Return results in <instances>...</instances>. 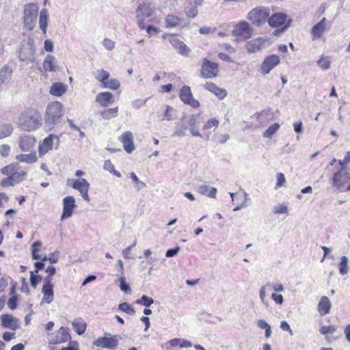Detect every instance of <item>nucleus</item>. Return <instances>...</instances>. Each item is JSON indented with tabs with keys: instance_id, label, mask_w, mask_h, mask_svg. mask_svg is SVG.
Masks as SVG:
<instances>
[{
	"instance_id": "obj_29",
	"label": "nucleus",
	"mask_w": 350,
	"mask_h": 350,
	"mask_svg": "<svg viewBox=\"0 0 350 350\" xmlns=\"http://www.w3.org/2000/svg\"><path fill=\"white\" fill-rule=\"evenodd\" d=\"M67 85L61 82H55L51 85L49 92L55 96H61L67 91Z\"/></svg>"
},
{
	"instance_id": "obj_31",
	"label": "nucleus",
	"mask_w": 350,
	"mask_h": 350,
	"mask_svg": "<svg viewBox=\"0 0 350 350\" xmlns=\"http://www.w3.org/2000/svg\"><path fill=\"white\" fill-rule=\"evenodd\" d=\"M331 303L326 296H323L318 304V311L321 316H324L329 312Z\"/></svg>"
},
{
	"instance_id": "obj_55",
	"label": "nucleus",
	"mask_w": 350,
	"mask_h": 350,
	"mask_svg": "<svg viewBox=\"0 0 350 350\" xmlns=\"http://www.w3.org/2000/svg\"><path fill=\"white\" fill-rule=\"evenodd\" d=\"M36 273L33 271H31L30 275V282L33 288H36L38 285V284L40 282L42 278L41 276L35 274Z\"/></svg>"
},
{
	"instance_id": "obj_22",
	"label": "nucleus",
	"mask_w": 350,
	"mask_h": 350,
	"mask_svg": "<svg viewBox=\"0 0 350 350\" xmlns=\"http://www.w3.org/2000/svg\"><path fill=\"white\" fill-rule=\"evenodd\" d=\"M286 20L287 16L286 14L282 12H276L269 17L267 22L271 27H278L285 25Z\"/></svg>"
},
{
	"instance_id": "obj_48",
	"label": "nucleus",
	"mask_w": 350,
	"mask_h": 350,
	"mask_svg": "<svg viewBox=\"0 0 350 350\" xmlns=\"http://www.w3.org/2000/svg\"><path fill=\"white\" fill-rule=\"evenodd\" d=\"M120 83L118 80L116 79H111L107 81L103 86L105 88H108L111 90H117L120 88Z\"/></svg>"
},
{
	"instance_id": "obj_30",
	"label": "nucleus",
	"mask_w": 350,
	"mask_h": 350,
	"mask_svg": "<svg viewBox=\"0 0 350 350\" xmlns=\"http://www.w3.org/2000/svg\"><path fill=\"white\" fill-rule=\"evenodd\" d=\"M326 18H323L319 23L313 26L311 30V35L313 39L320 38L325 29Z\"/></svg>"
},
{
	"instance_id": "obj_63",
	"label": "nucleus",
	"mask_w": 350,
	"mask_h": 350,
	"mask_svg": "<svg viewBox=\"0 0 350 350\" xmlns=\"http://www.w3.org/2000/svg\"><path fill=\"white\" fill-rule=\"evenodd\" d=\"M146 31L148 33L149 37L152 36L159 32V29L152 25H146Z\"/></svg>"
},
{
	"instance_id": "obj_35",
	"label": "nucleus",
	"mask_w": 350,
	"mask_h": 350,
	"mask_svg": "<svg viewBox=\"0 0 350 350\" xmlns=\"http://www.w3.org/2000/svg\"><path fill=\"white\" fill-rule=\"evenodd\" d=\"M42 293L43 294L42 303H45V304H51L53 301V299H54L53 286H42Z\"/></svg>"
},
{
	"instance_id": "obj_45",
	"label": "nucleus",
	"mask_w": 350,
	"mask_h": 350,
	"mask_svg": "<svg viewBox=\"0 0 350 350\" xmlns=\"http://www.w3.org/2000/svg\"><path fill=\"white\" fill-rule=\"evenodd\" d=\"M153 303L154 299L146 295H143L140 299L136 300V304L145 307H150Z\"/></svg>"
},
{
	"instance_id": "obj_38",
	"label": "nucleus",
	"mask_w": 350,
	"mask_h": 350,
	"mask_svg": "<svg viewBox=\"0 0 350 350\" xmlns=\"http://www.w3.org/2000/svg\"><path fill=\"white\" fill-rule=\"evenodd\" d=\"M14 131V126L11 123L0 124V139L10 137Z\"/></svg>"
},
{
	"instance_id": "obj_3",
	"label": "nucleus",
	"mask_w": 350,
	"mask_h": 350,
	"mask_svg": "<svg viewBox=\"0 0 350 350\" xmlns=\"http://www.w3.org/2000/svg\"><path fill=\"white\" fill-rule=\"evenodd\" d=\"M63 106L58 101L50 103L46 109L44 114V126L51 130L57 124L63 115Z\"/></svg>"
},
{
	"instance_id": "obj_39",
	"label": "nucleus",
	"mask_w": 350,
	"mask_h": 350,
	"mask_svg": "<svg viewBox=\"0 0 350 350\" xmlns=\"http://www.w3.org/2000/svg\"><path fill=\"white\" fill-rule=\"evenodd\" d=\"M118 107H116L111 109H105L100 112V116L104 120H109L116 118L118 116Z\"/></svg>"
},
{
	"instance_id": "obj_1",
	"label": "nucleus",
	"mask_w": 350,
	"mask_h": 350,
	"mask_svg": "<svg viewBox=\"0 0 350 350\" xmlns=\"http://www.w3.org/2000/svg\"><path fill=\"white\" fill-rule=\"evenodd\" d=\"M16 123L21 130L32 131L40 127L42 117L37 109L29 108L19 115Z\"/></svg>"
},
{
	"instance_id": "obj_53",
	"label": "nucleus",
	"mask_w": 350,
	"mask_h": 350,
	"mask_svg": "<svg viewBox=\"0 0 350 350\" xmlns=\"http://www.w3.org/2000/svg\"><path fill=\"white\" fill-rule=\"evenodd\" d=\"M180 338H175L170 340H169L166 344L165 350H171L172 348L174 347H180Z\"/></svg>"
},
{
	"instance_id": "obj_36",
	"label": "nucleus",
	"mask_w": 350,
	"mask_h": 350,
	"mask_svg": "<svg viewBox=\"0 0 350 350\" xmlns=\"http://www.w3.org/2000/svg\"><path fill=\"white\" fill-rule=\"evenodd\" d=\"M262 43L260 38L254 39L247 43L246 49L249 53H254L260 50Z\"/></svg>"
},
{
	"instance_id": "obj_9",
	"label": "nucleus",
	"mask_w": 350,
	"mask_h": 350,
	"mask_svg": "<svg viewBox=\"0 0 350 350\" xmlns=\"http://www.w3.org/2000/svg\"><path fill=\"white\" fill-rule=\"evenodd\" d=\"M273 290L275 293H282L284 291V287L283 284L279 282H271L269 281L263 284L259 289V297L260 302L267 306L268 301L267 299V292Z\"/></svg>"
},
{
	"instance_id": "obj_34",
	"label": "nucleus",
	"mask_w": 350,
	"mask_h": 350,
	"mask_svg": "<svg viewBox=\"0 0 350 350\" xmlns=\"http://www.w3.org/2000/svg\"><path fill=\"white\" fill-rule=\"evenodd\" d=\"M56 59L51 55H47L43 62V68L46 72H54L56 70Z\"/></svg>"
},
{
	"instance_id": "obj_11",
	"label": "nucleus",
	"mask_w": 350,
	"mask_h": 350,
	"mask_svg": "<svg viewBox=\"0 0 350 350\" xmlns=\"http://www.w3.org/2000/svg\"><path fill=\"white\" fill-rule=\"evenodd\" d=\"M68 186L72 187L76 190L80 192L81 197L87 202L90 200L88 196V190L90 184L85 178H80L77 180L68 179L67 181Z\"/></svg>"
},
{
	"instance_id": "obj_6",
	"label": "nucleus",
	"mask_w": 350,
	"mask_h": 350,
	"mask_svg": "<svg viewBox=\"0 0 350 350\" xmlns=\"http://www.w3.org/2000/svg\"><path fill=\"white\" fill-rule=\"evenodd\" d=\"M269 9L265 7H257L252 9L247 14V19L254 25L260 27L269 18Z\"/></svg>"
},
{
	"instance_id": "obj_46",
	"label": "nucleus",
	"mask_w": 350,
	"mask_h": 350,
	"mask_svg": "<svg viewBox=\"0 0 350 350\" xmlns=\"http://www.w3.org/2000/svg\"><path fill=\"white\" fill-rule=\"evenodd\" d=\"M280 125L278 123L271 124L263 133V136L267 138H271L272 135L278 131Z\"/></svg>"
},
{
	"instance_id": "obj_28",
	"label": "nucleus",
	"mask_w": 350,
	"mask_h": 350,
	"mask_svg": "<svg viewBox=\"0 0 350 350\" xmlns=\"http://www.w3.org/2000/svg\"><path fill=\"white\" fill-rule=\"evenodd\" d=\"M2 325L12 330H15L18 327V320L9 314H3L1 317Z\"/></svg>"
},
{
	"instance_id": "obj_40",
	"label": "nucleus",
	"mask_w": 350,
	"mask_h": 350,
	"mask_svg": "<svg viewBox=\"0 0 350 350\" xmlns=\"http://www.w3.org/2000/svg\"><path fill=\"white\" fill-rule=\"evenodd\" d=\"M187 129H188L187 124L184 122L183 118H182L180 123L176 126L173 135L177 137H184L186 135Z\"/></svg>"
},
{
	"instance_id": "obj_61",
	"label": "nucleus",
	"mask_w": 350,
	"mask_h": 350,
	"mask_svg": "<svg viewBox=\"0 0 350 350\" xmlns=\"http://www.w3.org/2000/svg\"><path fill=\"white\" fill-rule=\"evenodd\" d=\"M120 289L124 293L130 291V287L127 284H126L125 278L123 275L120 278Z\"/></svg>"
},
{
	"instance_id": "obj_7",
	"label": "nucleus",
	"mask_w": 350,
	"mask_h": 350,
	"mask_svg": "<svg viewBox=\"0 0 350 350\" xmlns=\"http://www.w3.org/2000/svg\"><path fill=\"white\" fill-rule=\"evenodd\" d=\"M253 31L252 27L247 22L242 21L234 27L232 34L236 41L241 42L250 38Z\"/></svg>"
},
{
	"instance_id": "obj_4",
	"label": "nucleus",
	"mask_w": 350,
	"mask_h": 350,
	"mask_svg": "<svg viewBox=\"0 0 350 350\" xmlns=\"http://www.w3.org/2000/svg\"><path fill=\"white\" fill-rule=\"evenodd\" d=\"M154 12L155 9L149 3H142L137 6L135 11L136 18L141 29L146 28L147 22H154L155 18L153 16Z\"/></svg>"
},
{
	"instance_id": "obj_37",
	"label": "nucleus",
	"mask_w": 350,
	"mask_h": 350,
	"mask_svg": "<svg viewBox=\"0 0 350 350\" xmlns=\"http://www.w3.org/2000/svg\"><path fill=\"white\" fill-rule=\"evenodd\" d=\"M17 161L28 164L33 163L37 161V157L35 152L29 154H21L16 156L15 158Z\"/></svg>"
},
{
	"instance_id": "obj_23",
	"label": "nucleus",
	"mask_w": 350,
	"mask_h": 350,
	"mask_svg": "<svg viewBox=\"0 0 350 350\" xmlns=\"http://www.w3.org/2000/svg\"><path fill=\"white\" fill-rule=\"evenodd\" d=\"M70 339V336L66 328L61 327L57 331L56 335L49 340L51 344H60L65 342Z\"/></svg>"
},
{
	"instance_id": "obj_64",
	"label": "nucleus",
	"mask_w": 350,
	"mask_h": 350,
	"mask_svg": "<svg viewBox=\"0 0 350 350\" xmlns=\"http://www.w3.org/2000/svg\"><path fill=\"white\" fill-rule=\"evenodd\" d=\"M173 111H174L173 108H172L169 105H167L163 119L167 120H170L173 119V116L172 113V112H173Z\"/></svg>"
},
{
	"instance_id": "obj_52",
	"label": "nucleus",
	"mask_w": 350,
	"mask_h": 350,
	"mask_svg": "<svg viewBox=\"0 0 350 350\" xmlns=\"http://www.w3.org/2000/svg\"><path fill=\"white\" fill-rule=\"evenodd\" d=\"M42 245V243L41 241H36L34 242L32 245H31V253H32V258L33 259H38L40 257H39V254H38V252H39V249L38 247L40 246H41Z\"/></svg>"
},
{
	"instance_id": "obj_32",
	"label": "nucleus",
	"mask_w": 350,
	"mask_h": 350,
	"mask_svg": "<svg viewBox=\"0 0 350 350\" xmlns=\"http://www.w3.org/2000/svg\"><path fill=\"white\" fill-rule=\"evenodd\" d=\"M12 72V68L6 64L0 69V86L10 81Z\"/></svg>"
},
{
	"instance_id": "obj_10",
	"label": "nucleus",
	"mask_w": 350,
	"mask_h": 350,
	"mask_svg": "<svg viewBox=\"0 0 350 350\" xmlns=\"http://www.w3.org/2000/svg\"><path fill=\"white\" fill-rule=\"evenodd\" d=\"M219 65L217 63L211 62L206 58L202 59L200 76L204 79H213L217 76Z\"/></svg>"
},
{
	"instance_id": "obj_13",
	"label": "nucleus",
	"mask_w": 350,
	"mask_h": 350,
	"mask_svg": "<svg viewBox=\"0 0 350 350\" xmlns=\"http://www.w3.org/2000/svg\"><path fill=\"white\" fill-rule=\"evenodd\" d=\"M180 98L185 104L189 105L193 108H198L200 107V103L193 98L191 88L188 85H184L181 88Z\"/></svg>"
},
{
	"instance_id": "obj_25",
	"label": "nucleus",
	"mask_w": 350,
	"mask_h": 350,
	"mask_svg": "<svg viewBox=\"0 0 350 350\" xmlns=\"http://www.w3.org/2000/svg\"><path fill=\"white\" fill-rule=\"evenodd\" d=\"M54 138L55 136L53 135H49L40 144L38 147V153L40 157H42L49 150H52Z\"/></svg>"
},
{
	"instance_id": "obj_12",
	"label": "nucleus",
	"mask_w": 350,
	"mask_h": 350,
	"mask_svg": "<svg viewBox=\"0 0 350 350\" xmlns=\"http://www.w3.org/2000/svg\"><path fill=\"white\" fill-rule=\"evenodd\" d=\"M350 180V174L342 167L337 171L332 178V183L337 189H341Z\"/></svg>"
},
{
	"instance_id": "obj_50",
	"label": "nucleus",
	"mask_w": 350,
	"mask_h": 350,
	"mask_svg": "<svg viewBox=\"0 0 350 350\" xmlns=\"http://www.w3.org/2000/svg\"><path fill=\"white\" fill-rule=\"evenodd\" d=\"M130 177L135 184L137 190L139 191L146 187V183L139 180L137 175L134 172L130 174Z\"/></svg>"
},
{
	"instance_id": "obj_33",
	"label": "nucleus",
	"mask_w": 350,
	"mask_h": 350,
	"mask_svg": "<svg viewBox=\"0 0 350 350\" xmlns=\"http://www.w3.org/2000/svg\"><path fill=\"white\" fill-rule=\"evenodd\" d=\"M198 192L201 195L211 198H215L217 189L215 187H210L209 185H202L198 187Z\"/></svg>"
},
{
	"instance_id": "obj_49",
	"label": "nucleus",
	"mask_w": 350,
	"mask_h": 350,
	"mask_svg": "<svg viewBox=\"0 0 350 350\" xmlns=\"http://www.w3.org/2000/svg\"><path fill=\"white\" fill-rule=\"evenodd\" d=\"M198 5H191L190 7H187L185 9V14L187 17L194 18L197 16L198 10L197 8Z\"/></svg>"
},
{
	"instance_id": "obj_16",
	"label": "nucleus",
	"mask_w": 350,
	"mask_h": 350,
	"mask_svg": "<svg viewBox=\"0 0 350 350\" xmlns=\"http://www.w3.org/2000/svg\"><path fill=\"white\" fill-rule=\"evenodd\" d=\"M280 63V58L276 55H271L267 57L262 63L260 71L263 75H267Z\"/></svg>"
},
{
	"instance_id": "obj_20",
	"label": "nucleus",
	"mask_w": 350,
	"mask_h": 350,
	"mask_svg": "<svg viewBox=\"0 0 350 350\" xmlns=\"http://www.w3.org/2000/svg\"><path fill=\"white\" fill-rule=\"evenodd\" d=\"M63 213L61 219L70 217L72 215L74 208L76 206L75 200L72 196H67L63 200Z\"/></svg>"
},
{
	"instance_id": "obj_56",
	"label": "nucleus",
	"mask_w": 350,
	"mask_h": 350,
	"mask_svg": "<svg viewBox=\"0 0 350 350\" xmlns=\"http://www.w3.org/2000/svg\"><path fill=\"white\" fill-rule=\"evenodd\" d=\"M271 299L275 302L277 305H282L284 303V297L281 294L273 293L271 295Z\"/></svg>"
},
{
	"instance_id": "obj_8",
	"label": "nucleus",
	"mask_w": 350,
	"mask_h": 350,
	"mask_svg": "<svg viewBox=\"0 0 350 350\" xmlns=\"http://www.w3.org/2000/svg\"><path fill=\"white\" fill-rule=\"evenodd\" d=\"M34 40L29 38L21 44L18 58L22 62H33L35 60Z\"/></svg>"
},
{
	"instance_id": "obj_54",
	"label": "nucleus",
	"mask_w": 350,
	"mask_h": 350,
	"mask_svg": "<svg viewBox=\"0 0 350 350\" xmlns=\"http://www.w3.org/2000/svg\"><path fill=\"white\" fill-rule=\"evenodd\" d=\"M219 120H217L216 118L210 119L204 124L203 129L207 130L213 127L217 128V126H219Z\"/></svg>"
},
{
	"instance_id": "obj_18",
	"label": "nucleus",
	"mask_w": 350,
	"mask_h": 350,
	"mask_svg": "<svg viewBox=\"0 0 350 350\" xmlns=\"http://www.w3.org/2000/svg\"><path fill=\"white\" fill-rule=\"evenodd\" d=\"M165 23L166 28H183L187 25V23L183 18L174 14H167L165 18Z\"/></svg>"
},
{
	"instance_id": "obj_17",
	"label": "nucleus",
	"mask_w": 350,
	"mask_h": 350,
	"mask_svg": "<svg viewBox=\"0 0 350 350\" xmlns=\"http://www.w3.org/2000/svg\"><path fill=\"white\" fill-rule=\"evenodd\" d=\"M168 36H171V38L170 39V42L177 51V52L184 56L188 57L191 51L189 48H188L187 45L180 40L172 36V34H165L163 36V38H165Z\"/></svg>"
},
{
	"instance_id": "obj_44",
	"label": "nucleus",
	"mask_w": 350,
	"mask_h": 350,
	"mask_svg": "<svg viewBox=\"0 0 350 350\" xmlns=\"http://www.w3.org/2000/svg\"><path fill=\"white\" fill-rule=\"evenodd\" d=\"M348 262V258L347 256H342L341 260L340 263L338 264L339 267V272L341 275H345L349 271V267L347 265Z\"/></svg>"
},
{
	"instance_id": "obj_42",
	"label": "nucleus",
	"mask_w": 350,
	"mask_h": 350,
	"mask_svg": "<svg viewBox=\"0 0 350 350\" xmlns=\"http://www.w3.org/2000/svg\"><path fill=\"white\" fill-rule=\"evenodd\" d=\"M103 169L106 171L109 172L111 174H113L117 177H121V174L120 172L115 170V167L110 160H106L103 165Z\"/></svg>"
},
{
	"instance_id": "obj_62",
	"label": "nucleus",
	"mask_w": 350,
	"mask_h": 350,
	"mask_svg": "<svg viewBox=\"0 0 350 350\" xmlns=\"http://www.w3.org/2000/svg\"><path fill=\"white\" fill-rule=\"evenodd\" d=\"M148 98L146 99H137L133 102L132 106L135 109H139L140 107L145 105L147 102Z\"/></svg>"
},
{
	"instance_id": "obj_57",
	"label": "nucleus",
	"mask_w": 350,
	"mask_h": 350,
	"mask_svg": "<svg viewBox=\"0 0 350 350\" xmlns=\"http://www.w3.org/2000/svg\"><path fill=\"white\" fill-rule=\"evenodd\" d=\"M103 46L108 51L114 49L116 43L114 41L109 38H105L102 42Z\"/></svg>"
},
{
	"instance_id": "obj_26",
	"label": "nucleus",
	"mask_w": 350,
	"mask_h": 350,
	"mask_svg": "<svg viewBox=\"0 0 350 350\" xmlns=\"http://www.w3.org/2000/svg\"><path fill=\"white\" fill-rule=\"evenodd\" d=\"M204 86L207 90L214 94L220 100L224 99L227 96L226 90L217 87L216 84L213 82H206Z\"/></svg>"
},
{
	"instance_id": "obj_58",
	"label": "nucleus",
	"mask_w": 350,
	"mask_h": 350,
	"mask_svg": "<svg viewBox=\"0 0 350 350\" xmlns=\"http://www.w3.org/2000/svg\"><path fill=\"white\" fill-rule=\"evenodd\" d=\"M336 327L334 325L323 326L320 329V333L321 334H333L336 332Z\"/></svg>"
},
{
	"instance_id": "obj_24",
	"label": "nucleus",
	"mask_w": 350,
	"mask_h": 350,
	"mask_svg": "<svg viewBox=\"0 0 350 350\" xmlns=\"http://www.w3.org/2000/svg\"><path fill=\"white\" fill-rule=\"evenodd\" d=\"M96 102L101 107H106L114 102L113 94L109 92L98 93L96 96Z\"/></svg>"
},
{
	"instance_id": "obj_47",
	"label": "nucleus",
	"mask_w": 350,
	"mask_h": 350,
	"mask_svg": "<svg viewBox=\"0 0 350 350\" xmlns=\"http://www.w3.org/2000/svg\"><path fill=\"white\" fill-rule=\"evenodd\" d=\"M118 309L129 315H134L135 314L133 307L126 302L120 304L118 306Z\"/></svg>"
},
{
	"instance_id": "obj_21",
	"label": "nucleus",
	"mask_w": 350,
	"mask_h": 350,
	"mask_svg": "<svg viewBox=\"0 0 350 350\" xmlns=\"http://www.w3.org/2000/svg\"><path fill=\"white\" fill-rule=\"evenodd\" d=\"M35 143L36 139L31 135H23L19 137V148L23 152L30 151L34 146Z\"/></svg>"
},
{
	"instance_id": "obj_51",
	"label": "nucleus",
	"mask_w": 350,
	"mask_h": 350,
	"mask_svg": "<svg viewBox=\"0 0 350 350\" xmlns=\"http://www.w3.org/2000/svg\"><path fill=\"white\" fill-rule=\"evenodd\" d=\"M318 66L324 70H328L330 67L331 62L328 57H321L317 62Z\"/></svg>"
},
{
	"instance_id": "obj_19",
	"label": "nucleus",
	"mask_w": 350,
	"mask_h": 350,
	"mask_svg": "<svg viewBox=\"0 0 350 350\" xmlns=\"http://www.w3.org/2000/svg\"><path fill=\"white\" fill-rule=\"evenodd\" d=\"M118 139L122 143L123 148L127 153L130 154L135 150L133 135L131 131L124 132Z\"/></svg>"
},
{
	"instance_id": "obj_41",
	"label": "nucleus",
	"mask_w": 350,
	"mask_h": 350,
	"mask_svg": "<svg viewBox=\"0 0 350 350\" xmlns=\"http://www.w3.org/2000/svg\"><path fill=\"white\" fill-rule=\"evenodd\" d=\"M72 325L78 334L81 335L85 332L86 323L83 322V321L81 319H76L72 322Z\"/></svg>"
},
{
	"instance_id": "obj_59",
	"label": "nucleus",
	"mask_w": 350,
	"mask_h": 350,
	"mask_svg": "<svg viewBox=\"0 0 350 350\" xmlns=\"http://www.w3.org/2000/svg\"><path fill=\"white\" fill-rule=\"evenodd\" d=\"M10 146L8 144H2L0 146V154L2 157H7L10 152Z\"/></svg>"
},
{
	"instance_id": "obj_27",
	"label": "nucleus",
	"mask_w": 350,
	"mask_h": 350,
	"mask_svg": "<svg viewBox=\"0 0 350 350\" xmlns=\"http://www.w3.org/2000/svg\"><path fill=\"white\" fill-rule=\"evenodd\" d=\"M49 20V14L47 9L42 8L40 12L38 23L39 28L44 34L46 33Z\"/></svg>"
},
{
	"instance_id": "obj_2",
	"label": "nucleus",
	"mask_w": 350,
	"mask_h": 350,
	"mask_svg": "<svg viewBox=\"0 0 350 350\" xmlns=\"http://www.w3.org/2000/svg\"><path fill=\"white\" fill-rule=\"evenodd\" d=\"M20 165L18 163H12L1 169L2 174L7 176L1 182L3 187L13 186L23 180L27 176V172L19 170Z\"/></svg>"
},
{
	"instance_id": "obj_60",
	"label": "nucleus",
	"mask_w": 350,
	"mask_h": 350,
	"mask_svg": "<svg viewBox=\"0 0 350 350\" xmlns=\"http://www.w3.org/2000/svg\"><path fill=\"white\" fill-rule=\"evenodd\" d=\"M273 212L276 214H286L288 213V207L284 204H280L274 207Z\"/></svg>"
},
{
	"instance_id": "obj_14",
	"label": "nucleus",
	"mask_w": 350,
	"mask_h": 350,
	"mask_svg": "<svg viewBox=\"0 0 350 350\" xmlns=\"http://www.w3.org/2000/svg\"><path fill=\"white\" fill-rule=\"evenodd\" d=\"M93 345L97 347L113 349L118 345L116 336L111 337H100L94 341Z\"/></svg>"
},
{
	"instance_id": "obj_5",
	"label": "nucleus",
	"mask_w": 350,
	"mask_h": 350,
	"mask_svg": "<svg viewBox=\"0 0 350 350\" xmlns=\"http://www.w3.org/2000/svg\"><path fill=\"white\" fill-rule=\"evenodd\" d=\"M38 14V7L33 3H27L23 9V23L25 28L31 31L33 29Z\"/></svg>"
},
{
	"instance_id": "obj_43",
	"label": "nucleus",
	"mask_w": 350,
	"mask_h": 350,
	"mask_svg": "<svg viewBox=\"0 0 350 350\" xmlns=\"http://www.w3.org/2000/svg\"><path fill=\"white\" fill-rule=\"evenodd\" d=\"M109 77V73L107 70H100L97 71L96 75L95 76V78L97 81L102 83L103 86L104 85L105 83L107 82Z\"/></svg>"
},
{
	"instance_id": "obj_15",
	"label": "nucleus",
	"mask_w": 350,
	"mask_h": 350,
	"mask_svg": "<svg viewBox=\"0 0 350 350\" xmlns=\"http://www.w3.org/2000/svg\"><path fill=\"white\" fill-rule=\"evenodd\" d=\"M199 114H193L188 116L183 117V121L189 129L191 134L195 137H201V134L199 132V128L198 126V119L199 118Z\"/></svg>"
}]
</instances>
